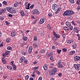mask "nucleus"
Instances as JSON below:
<instances>
[{"instance_id":"nucleus-1","label":"nucleus","mask_w":80,"mask_h":80,"mask_svg":"<svg viewBox=\"0 0 80 80\" xmlns=\"http://www.w3.org/2000/svg\"><path fill=\"white\" fill-rule=\"evenodd\" d=\"M74 13L73 11L70 10H67L64 12L63 14V16H70Z\"/></svg>"},{"instance_id":"nucleus-2","label":"nucleus","mask_w":80,"mask_h":80,"mask_svg":"<svg viewBox=\"0 0 80 80\" xmlns=\"http://www.w3.org/2000/svg\"><path fill=\"white\" fill-rule=\"evenodd\" d=\"M6 9L9 12L12 13H16V10L13 8L12 7H8L6 8Z\"/></svg>"},{"instance_id":"nucleus-3","label":"nucleus","mask_w":80,"mask_h":80,"mask_svg":"<svg viewBox=\"0 0 80 80\" xmlns=\"http://www.w3.org/2000/svg\"><path fill=\"white\" fill-rule=\"evenodd\" d=\"M57 69L56 68H54L50 71L49 74L50 75H53L57 72Z\"/></svg>"},{"instance_id":"nucleus-4","label":"nucleus","mask_w":80,"mask_h":80,"mask_svg":"<svg viewBox=\"0 0 80 80\" xmlns=\"http://www.w3.org/2000/svg\"><path fill=\"white\" fill-rule=\"evenodd\" d=\"M52 8L53 10H54V11H57L58 10V7L57 6V5L54 4H53Z\"/></svg>"},{"instance_id":"nucleus-5","label":"nucleus","mask_w":80,"mask_h":80,"mask_svg":"<svg viewBox=\"0 0 80 80\" xmlns=\"http://www.w3.org/2000/svg\"><path fill=\"white\" fill-rule=\"evenodd\" d=\"M74 67L75 69H76V70H80V64H74Z\"/></svg>"},{"instance_id":"nucleus-6","label":"nucleus","mask_w":80,"mask_h":80,"mask_svg":"<svg viewBox=\"0 0 80 80\" xmlns=\"http://www.w3.org/2000/svg\"><path fill=\"white\" fill-rule=\"evenodd\" d=\"M13 63H14V61L11 62V64L12 66L13 70H17V66Z\"/></svg>"},{"instance_id":"nucleus-7","label":"nucleus","mask_w":80,"mask_h":80,"mask_svg":"<svg viewBox=\"0 0 80 80\" xmlns=\"http://www.w3.org/2000/svg\"><path fill=\"white\" fill-rule=\"evenodd\" d=\"M33 14L34 15H39L40 12H38V11L37 9H34L33 10Z\"/></svg>"},{"instance_id":"nucleus-8","label":"nucleus","mask_w":80,"mask_h":80,"mask_svg":"<svg viewBox=\"0 0 80 80\" xmlns=\"http://www.w3.org/2000/svg\"><path fill=\"white\" fill-rule=\"evenodd\" d=\"M62 61H59L58 62V64H57L58 67V68H61V67H63V66L62 65Z\"/></svg>"},{"instance_id":"nucleus-9","label":"nucleus","mask_w":80,"mask_h":80,"mask_svg":"<svg viewBox=\"0 0 80 80\" xmlns=\"http://www.w3.org/2000/svg\"><path fill=\"white\" fill-rule=\"evenodd\" d=\"M45 21V19H44V18H42L40 19L39 23L40 24H42V23H44Z\"/></svg>"},{"instance_id":"nucleus-10","label":"nucleus","mask_w":80,"mask_h":80,"mask_svg":"<svg viewBox=\"0 0 80 80\" xmlns=\"http://www.w3.org/2000/svg\"><path fill=\"white\" fill-rule=\"evenodd\" d=\"M74 59L75 61H79L80 60V57L78 56H76L74 57Z\"/></svg>"},{"instance_id":"nucleus-11","label":"nucleus","mask_w":80,"mask_h":80,"mask_svg":"<svg viewBox=\"0 0 80 80\" xmlns=\"http://www.w3.org/2000/svg\"><path fill=\"white\" fill-rule=\"evenodd\" d=\"M25 5L27 7L26 8L27 9H29V7H30V4L28 2H25Z\"/></svg>"},{"instance_id":"nucleus-12","label":"nucleus","mask_w":80,"mask_h":80,"mask_svg":"<svg viewBox=\"0 0 80 80\" xmlns=\"http://www.w3.org/2000/svg\"><path fill=\"white\" fill-rule=\"evenodd\" d=\"M67 42L68 44L72 45V44L73 43V40H68L67 41Z\"/></svg>"},{"instance_id":"nucleus-13","label":"nucleus","mask_w":80,"mask_h":80,"mask_svg":"<svg viewBox=\"0 0 80 80\" xmlns=\"http://www.w3.org/2000/svg\"><path fill=\"white\" fill-rule=\"evenodd\" d=\"M5 11H6L5 8L0 9V15H2V14L3 13L5 12Z\"/></svg>"},{"instance_id":"nucleus-14","label":"nucleus","mask_w":80,"mask_h":80,"mask_svg":"<svg viewBox=\"0 0 80 80\" xmlns=\"http://www.w3.org/2000/svg\"><path fill=\"white\" fill-rule=\"evenodd\" d=\"M54 35L56 38H60V35L57 34L55 32L54 33Z\"/></svg>"},{"instance_id":"nucleus-15","label":"nucleus","mask_w":80,"mask_h":80,"mask_svg":"<svg viewBox=\"0 0 80 80\" xmlns=\"http://www.w3.org/2000/svg\"><path fill=\"white\" fill-rule=\"evenodd\" d=\"M25 58L24 57H21V58L19 60V62L20 63H22L25 60Z\"/></svg>"},{"instance_id":"nucleus-16","label":"nucleus","mask_w":80,"mask_h":80,"mask_svg":"<svg viewBox=\"0 0 80 80\" xmlns=\"http://www.w3.org/2000/svg\"><path fill=\"white\" fill-rule=\"evenodd\" d=\"M78 28L77 27H75L74 28L73 31L76 33H78Z\"/></svg>"},{"instance_id":"nucleus-17","label":"nucleus","mask_w":80,"mask_h":80,"mask_svg":"<svg viewBox=\"0 0 80 80\" xmlns=\"http://www.w3.org/2000/svg\"><path fill=\"white\" fill-rule=\"evenodd\" d=\"M32 46L29 47V49L28 50V52L29 53H30L32 52Z\"/></svg>"},{"instance_id":"nucleus-18","label":"nucleus","mask_w":80,"mask_h":80,"mask_svg":"<svg viewBox=\"0 0 80 80\" xmlns=\"http://www.w3.org/2000/svg\"><path fill=\"white\" fill-rule=\"evenodd\" d=\"M75 51H71L69 53V55H73V54H75Z\"/></svg>"},{"instance_id":"nucleus-19","label":"nucleus","mask_w":80,"mask_h":80,"mask_svg":"<svg viewBox=\"0 0 80 80\" xmlns=\"http://www.w3.org/2000/svg\"><path fill=\"white\" fill-rule=\"evenodd\" d=\"M20 13L21 14V16H22V17L25 16V13H24V11H23L21 10L20 11Z\"/></svg>"},{"instance_id":"nucleus-20","label":"nucleus","mask_w":80,"mask_h":80,"mask_svg":"<svg viewBox=\"0 0 80 80\" xmlns=\"http://www.w3.org/2000/svg\"><path fill=\"white\" fill-rule=\"evenodd\" d=\"M2 63L4 64H6L7 63V61H6L5 59H4V58L3 57L2 58Z\"/></svg>"},{"instance_id":"nucleus-21","label":"nucleus","mask_w":80,"mask_h":80,"mask_svg":"<svg viewBox=\"0 0 80 80\" xmlns=\"http://www.w3.org/2000/svg\"><path fill=\"white\" fill-rule=\"evenodd\" d=\"M21 3H22L21 2H20L19 3L17 2L16 3H15L14 4V6L15 7H17L18 6L19 4H21Z\"/></svg>"},{"instance_id":"nucleus-22","label":"nucleus","mask_w":80,"mask_h":80,"mask_svg":"<svg viewBox=\"0 0 80 80\" xmlns=\"http://www.w3.org/2000/svg\"><path fill=\"white\" fill-rule=\"evenodd\" d=\"M43 67L45 70H47V65L45 64L43 66Z\"/></svg>"},{"instance_id":"nucleus-23","label":"nucleus","mask_w":80,"mask_h":80,"mask_svg":"<svg viewBox=\"0 0 80 80\" xmlns=\"http://www.w3.org/2000/svg\"><path fill=\"white\" fill-rule=\"evenodd\" d=\"M66 24L68 27H70L71 26V23L69 22H66Z\"/></svg>"},{"instance_id":"nucleus-24","label":"nucleus","mask_w":80,"mask_h":80,"mask_svg":"<svg viewBox=\"0 0 80 80\" xmlns=\"http://www.w3.org/2000/svg\"><path fill=\"white\" fill-rule=\"evenodd\" d=\"M57 51L58 53V54H60V53H61V52H62V50L57 49Z\"/></svg>"},{"instance_id":"nucleus-25","label":"nucleus","mask_w":80,"mask_h":80,"mask_svg":"<svg viewBox=\"0 0 80 80\" xmlns=\"http://www.w3.org/2000/svg\"><path fill=\"white\" fill-rule=\"evenodd\" d=\"M62 67H61V68H63L64 67L66 66V64H65V62H62Z\"/></svg>"},{"instance_id":"nucleus-26","label":"nucleus","mask_w":80,"mask_h":80,"mask_svg":"<svg viewBox=\"0 0 80 80\" xmlns=\"http://www.w3.org/2000/svg\"><path fill=\"white\" fill-rule=\"evenodd\" d=\"M28 78H29V76L28 75L26 76L25 77V80H28Z\"/></svg>"},{"instance_id":"nucleus-27","label":"nucleus","mask_w":80,"mask_h":80,"mask_svg":"<svg viewBox=\"0 0 80 80\" xmlns=\"http://www.w3.org/2000/svg\"><path fill=\"white\" fill-rule=\"evenodd\" d=\"M16 34V33L15 32H12L11 34L12 37H14Z\"/></svg>"},{"instance_id":"nucleus-28","label":"nucleus","mask_w":80,"mask_h":80,"mask_svg":"<svg viewBox=\"0 0 80 80\" xmlns=\"http://www.w3.org/2000/svg\"><path fill=\"white\" fill-rule=\"evenodd\" d=\"M10 42V38H7L6 39V42L7 43H9Z\"/></svg>"},{"instance_id":"nucleus-29","label":"nucleus","mask_w":80,"mask_h":80,"mask_svg":"<svg viewBox=\"0 0 80 80\" xmlns=\"http://www.w3.org/2000/svg\"><path fill=\"white\" fill-rule=\"evenodd\" d=\"M72 47L74 49H75V48H77V45L75 44H73L72 45Z\"/></svg>"},{"instance_id":"nucleus-30","label":"nucleus","mask_w":80,"mask_h":80,"mask_svg":"<svg viewBox=\"0 0 80 80\" xmlns=\"http://www.w3.org/2000/svg\"><path fill=\"white\" fill-rule=\"evenodd\" d=\"M69 1L71 3H75L74 0H69Z\"/></svg>"},{"instance_id":"nucleus-31","label":"nucleus","mask_w":80,"mask_h":80,"mask_svg":"<svg viewBox=\"0 0 80 80\" xmlns=\"http://www.w3.org/2000/svg\"><path fill=\"white\" fill-rule=\"evenodd\" d=\"M64 30H67L68 31V30H69V29H68V27H64Z\"/></svg>"},{"instance_id":"nucleus-32","label":"nucleus","mask_w":80,"mask_h":80,"mask_svg":"<svg viewBox=\"0 0 80 80\" xmlns=\"http://www.w3.org/2000/svg\"><path fill=\"white\" fill-rule=\"evenodd\" d=\"M40 52L41 53H43L45 52V50L44 49H42L41 50Z\"/></svg>"},{"instance_id":"nucleus-33","label":"nucleus","mask_w":80,"mask_h":80,"mask_svg":"<svg viewBox=\"0 0 80 80\" xmlns=\"http://www.w3.org/2000/svg\"><path fill=\"white\" fill-rule=\"evenodd\" d=\"M7 68H8V69H9V70H12V67L11 66H7Z\"/></svg>"},{"instance_id":"nucleus-34","label":"nucleus","mask_w":80,"mask_h":80,"mask_svg":"<svg viewBox=\"0 0 80 80\" xmlns=\"http://www.w3.org/2000/svg\"><path fill=\"white\" fill-rule=\"evenodd\" d=\"M2 4L5 5H7V2L4 1L2 2Z\"/></svg>"},{"instance_id":"nucleus-35","label":"nucleus","mask_w":80,"mask_h":80,"mask_svg":"<svg viewBox=\"0 0 80 80\" xmlns=\"http://www.w3.org/2000/svg\"><path fill=\"white\" fill-rule=\"evenodd\" d=\"M52 55H53V53L52 52H50L48 55L49 57H52Z\"/></svg>"},{"instance_id":"nucleus-36","label":"nucleus","mask_w":80,"mask_h":80,"mask_svg":"<svg viewBox=\"0 0 80 80\" xmlns=\"http://www.w3.org/2000/svg\"><path fill=\"white\" fill-rule=\"evenodd\" d=\"M23 39L24 41H27V40H28V38H27V37H24Z\"/></svg>"},{"instance_id":"nucleus-37","label":"nucleus","mask_w":80,"mask_h":80,"mask_svg":"<svg viewBox=\"0 0 80 80\" xmlns=\"http://www.w3.org/2000/svg\"><path fill=\"white\" fill-rule=\"evenodd\" d=\"M62 50L63 52H66L67 51V49L65 48H63L62 49Z\"/></svg>"},{"instance_id":"nucleus-38","label":"nucleus","mask_w":80,"mask_h":80,"mask_svg":"<svg viewBox=\"0 0 80 80\" xmlns=\"http://www.w3.org/2000/svg\"><path fill=\"white\" fill-rule=\"evenodd\" d=\"M3 46L2 42L0 41V47H2Z\"/></svg>"},{"instance_id":"nucleus-39","label":"nucleus","mask_w":80,"mask_h":80,"mask_svg":"<svg viewBox=\"0 0 80 80\" xmlns=\"http://www.w3.org/2000/svg\"><path fill=\"white\" fill-rule=\"evenodd\" d=\"M69 30H73V28L72 26H71L69 28Z\"/></svg>"},{"instance_id":"nucleus-40","label":"nucleus","mask_w":80,"mask_h":80,"mask_svg":"<svg viewBox=\"0 0 80 80\" xmlns=\"http://www.w3.org/2000/svg\"><path fill=\"white\" fill-rule=\"evenodd\" d=\"M7 48L8 50H12V48L10 46H8V47H7Z\"/></svg>"},{"instance_id":"nucleus-41","label":"nucleus","mask_w":80,"mask_h":80,"mask_svg":"<svg viewBox=\"0 0 80 80\" xmlns=\"http://www.w3.org/2000/svg\"><path fill=\"white\" fill-rule=\"evenodd\" d=\"M77 4L78 5H80V0H78L77 2Z\"/></svg>"},{"instance_id":"nucleus-42","label":"nucleus","mask_w":80,"mask_h":80,"mask_svg":"<svg viewBox=\"0 0 80 80\" xmlns=\"http://www.w3.org/2000/svg\"><path fill=\"white\" fill-rule=\"evenodd\" d=\"M33 46L34 47H38V45H37L36 44L34 43L33 44Z\"/></svg>"},{"instance_id":"nucleus-43","label":"nucleus","mask_w":80,"mask_h":80,"mask_svg":"<svg viewBox=\"0 0 80 80\" xmlns=\"http://www.w3.org/2000/svg\"><path fill=\"white\" fill-rule=\"evenodd\" d=\"M38 68H39V67L38 66H37V67H34L33 68V69L35 70H36L38 69Z\"/></svg>"},{"instance_id":"nucleus-44","label":"nucleus","mask_w":80,"mask_h":80,"mask_svg":"<svg viewBox=\"0 0 80 80\" xmlns=\"http://www.w3.org/2000/svg\"><path fill=\"white\" fill-rule=\"evenodd\" d=\"M77 36L78 37V40H80V34H77Z\"/></svg>"},{"instance_id":"nucleus-45","label":"nucleus","mask_w":80,"mask_h":80,"mask_svg":"<svg viewBox=\"0 0 80 80\" xmlns=\"http://www.w3.org/2000/svg\"><path fill=\"white\" fill-rule=\"evenodd\" d=\"M3 78H7V74H5L4 75Z\"/></svg>"},{"instance_id":"nucleus-46","label":"nucleus","mask_w":80,"mask_h":80,"mask_svg":"<svg viewBox=\"0 0 80 80\" xmlns=\"http://www.w3.org/2000/svg\"><path fill=\"white\" fill-rule=\"evenodd\" d=\"M34 41H37V36H35L34 38Z\"/></svg>"},{"instance_id":"nucleus-47","label":"nucleus","mask_w":80,"mask_h":80,"mask_svg":"<svg viewBox=\"0 0 80 80\" xmlns=\"http://www.w3.org/2000/svg\"><path fill=\"white\" fill-rule=\"evenodd\" d=\"M37 20H34L32 22V23L33 24H35V23H37Z\"/></svg>"},{"instance_id":"nucleus-48","label":"nucleus","mask_w":80,"mask_h":80,"mask_svg":"<svg viewBox=\"0 0 80 80\" xmlns=\"http://www.w3.org/2000/svg\"><path fill=\"white\" fill-rule=\"evenodd\" d=\"M22 55H26V54H27V53H26V52H25L24 51L22 53Z\"/></svg>"},{"instance_id":"nucleus-49","label":"nucleus","mask_w":80,"mask_h":80,"mask_svg":"<svg viewBox=\"0 0 80 80\" xmlns=\"http://www.w3.org/2000/svg\"><path fill=\"white\" fill-rule=\"evenodd\" d=\"M52 40H53V41H56L57 40V39L55 38V37H53L52 38Z\"/></svg>"},{"instance_id":"nucleus-50","label":"nucleus","mask_w":80,"mask_h":80,"mask_svg":"<svg viewBox=\"0 0 80 80\" xmlns=\"http://www.w3.org/2000/svg\"><path fill=\"white\" fill-rule=\"evenodd\" d=\"M48 16L49 17H52V14L51 13H49L48 14Z\"/></svg>"},{"instance_id":"nucleus-51","label":"nucleus","mask_w":80,"mask_h":80,"mask_svg":"<svg viewBox=\"0 0 80 80\" xmlns=\"http://www.w3.org/2000/svg\"><path fill=\"white\" fill-rule=\"evenodd\" d=\"M8 53H9V52H8V51H7L5 53L6 54V55H8Z\"/></svg>"},{"instance_id":"nucleus-52","label":"nucleus","mask_w":80,"mask_h":80,"mask_svg":"<svg viewBox=\"0 0 80 80\" xmlns=\"http://www.w3.org/2000/svg\"><path fill=\"white\" fill-rule=\"evenodd\" d=\"M0 20H4V18L2 17H0Z\"/></svg>"},{"instance_id":"nucleus-53","label":"nucleus","mask_w":80,"mask_h":80,"mask_svg":"<svg viewBox=\"0 0 80 80\" xmlns=\"http://www.w3.org/2000/svg\"><path fill=\"white\" fill-rule=\"evenodd\" d=\"M53 57H52V56L50 58V60H53Z\"/></svg>"},{"instance_id":"nucleus-54","label":"nucleus","mask_w":80,"mask_h":80,"mask_svg":"<svg viewBox=\"0 0 80 80\" xmlns=\"http://www.w3.org/2000/svg\"><path fill=\"white\" fill-rule=\"evenodd\" d=\"M62 74L61 73H59L58 74V76L59 77H62Z\"/></svg>"},{"instance_id":"nucleus-55","label":"nucleus","mask_w":80,"mask_h":80,"mask_svg":"<svg viewBox=\"0 0 80 80\" xmlns=\"http://www.w3.org/2000/svg\"><path fill=\"white\" fill-rule=\"evenodd\" d=\"M38 80H42V77L40 76Z\"/></svg>"},{"instance_id":"nucleus-56","label":"nucleus","mask_w":80,"mask_h":80,"mask_svg":"<svg viewBox=\"0 0 80 80\" xmlns=\"http://www.w3.org/2000/svg\"><path fill=\"white\" fill-rule=\"evenodd\" d=\"M8 16L10 17H13V15H12V14H9L8 15Z\"/></svg>"},{"instance_id":"nucleus-57","label":"nucleus","mask_w":80,"mask_h":80,"mask_svg":"<svg viewBox=\"0 0 80 80\" xmlns=\"http://www.w3.org/2000/svg\"><path fill=\"white\" fill-rule=\"evenodd\" d=\"M2 56L3 57H5V56H7V55H6V54H5V53H3V54H2Z\"/></svg>"},{"instance_id":"nucleus-58","label":"nucleus","mask_w":80,"mask_h":80,"mask_svg":"<svg viewBox=\"0 0 80 80\" xmlns=\"http://www.w3.org/2000/svg\"><path fill=\"white\" fill-rule=\"evenodd\" d=\"M58 10V11H59V12H60V10H61V8H58V9H57Z\"/></svg>"},{"instance_id":"nucleus-59","label":"nucleus","mask_w":80,"mask_h":80,"mask_svg":"<svg viewBox=\"0 0 80 80\" xmlns=\"http://www.w3.org/2000/svg\"><path fill=\"white\" fill-rule=\"evenodd\" d=\"M57 11H56L55 12L56 14H57L58 13H59V12H60L59 11H58V10H57Z\"/></svg>"},{"instance_id":"nucleus-60","label":"nucleus","mask_w":80,"mask_h":80,"mask_svg":"<svg viewBox=\"0 0 80 80\" xmlns=\"http://www.w3.org/2000/svg\"><path fill=\"white\" fill-rule=\"evenodd\" d=\"M53 43L54 44V45H57V42H54Z\"/></svg>"},{"instance_id":"nucleus-61","label":"nucleus","mask_w":80,"mask_h":80,"mask_svg":"<svg viewBox=\"0 0 80 80\" xmlns=\"http://www.w3.org/2000/svg\"><path fill=\"white\" fill-rule=\"evenodd\" d=\"M30 8H31V9L33 8V5H31V6L30 7Z\"/></svg>"},{"instance_id":"nucleus-62","label":"nucleus","mask_w":80,"mask_h":80,"mask_svg":"<svg viewBox=\"0 0 80 80\" xmlns=\"http://www.w3.org/2000/svg\"><path fill=\"white\" fill-rule=\"evenodd\" d=\"M36 73H37V74H40V72H39L38 71H36Z\"/></svg>"},{"instance_id":"nucleus-63","label":"nucleus","mask_w":80,"mask_h":80,"mask_svg":"<svg viewBox=\"0 0 80 80\" xmlns=\"http://www.w3.org/2000/svg\"><path fill=\"white\" fill-rule=\"evenodd\" d=\"M76 22L77 23H80V21H78Z\"/></svg>"},{"instance_id":"nucleus-64","label":"nucleus","mask_w":80,"mask_h":80,"mask_svg":"<svg viewBox=\"0 0 80 80\" xmlns=\"http://www.w3.org/2000/svg\"><path fill=\"white\" fill-rule=\"evenodd\" d=\"M30 80H33V78H30Z\"/></svg>"}]
</instances>
